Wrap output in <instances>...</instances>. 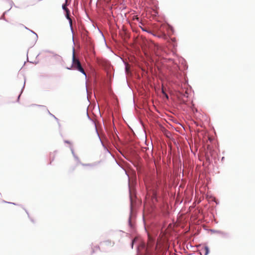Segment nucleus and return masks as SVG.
Segmentation results:
<instances>
[{
  "mask_svg": "<svg viewBox=\"0 0 255 255\" xmlns=\"http://www.w3.org/2000/svg\"><path fill=\"white\" fill-rule=\"evenodd\" d=\"M48 113H49V114L52 116V117H53L56 120H58V119L55 117L53 115L51 114L49 111H48Z\"/></svg>",
  "mask_w": 255,
  "mask_h": 255,
  "instance_id": "obj_14",
  "label": "nucleus"
},
{
  "mask_svg": "<svg viewBox=\"0 0 255 255\" xmlns=\"http://www.w3.org/2000/svg\"><path fill=\"white\" fill-rule=\"evenodd\" d=\"M211 231L213 233H218V234H221V232L220 231H216V230H211Z\"/></svg>",
  "mask_w": 255,
  "mask_h": 255,
  "instance_id": "obj_11",
  "label": "nucleus"
},
{
  "mask_svg": "<svg viewBox=\"0 0 255 255\" xmlns=\"http://www.w3.org/2000/svg\"><path fill=\"white\" fill-rule=\"evenodd\" d=\"M130 214H131V213H132V205H131V203L130 204Z\"/></svg>",
  "mask_w": 255,
  "mask_h": 255,
  "instance_id": "obj_18",
  "label": "nucleus"
},
{
  "mask_svg": "<svg viewBox=\"0 0 255 255\" xmlns=\"http://www.w3.org/2000/svg\"><path fill=\"white\" fill-rule=\"evenodd\" d=\"M72 67L75 70H77L82 73L86 78L87 75L84 69L82 68L81 64L79 60L76 59L75 56V49L73 48V57H72V64L70 68H67L68 69L71 70Z\"/></svg>",
  "mask_w": 255,
  "mask_h": 255,
  "instance_id": "obj_1",
  "label": "nucleus"
},
{
  "mask_svg": "<svg viewBox=\"0 0 255 255\" xmlns=\"http://www.w3.org/2000/svg\"><path fill=\"white\" fill-rule=\"evenodd\" d=\"M66 3H67V0H66ZM66 3L63 4L62 8L66 12V16L67 18L69 20V23L72 25V19L70 17V10L66 7Z\"/></svg>",
  "mask_w": 255,
  "mask_h": 255,
  "instance_id": "obj_4",
  "label": "nucleus"
},
{
  "mask_svg": "<svg viewBox=\"0 0 255 255\" xmlns=\"http://www.w3.org/2000/svg\"><path fill=\"white\" fill-rule=\"evenodd\" d=\"M167 99H168V95L166 93L163 94Z\"/></svg>",
  "mask_w": 255,
  "mask_h": 255,
  "instance_id": "obj_16",
  "label": "nucleus"
},
{
  "mask_svg": "<svg viewBox=\"0 0 255 255\" xmlns=\"http://www.w3.org/2000/svg\"><path fill=\"white\" fill-rule=\"evenodd\" d=\"M202 252L205 253V255H207L209 253V249L207 246H205L201 250L200 254Z\"/></svg>",
  "mask_w": 255,
  "mask_h": 255,
  "instance_id": "obj_5",
  "label": "nucleus"
},
{
  "mask_svg": "<svg viewBox=\"0 0 255 255\" xmlns=\"http://www.w3.org/2000/svg\"><path fill=\"white\" fill-rule=\"evenodd\" d=\"M143 23L139 21L138 26L140 27L143 31H145L147 32V30L145 29V28L144 27H143Z\"/></svg>",
  "mask_w": 255,
  "mask_h": 255,
  "instance_id": "obj_7",
  "label": "nucleus"
},
{
  "mask_svg": "<svg viewBox=\"0 0 255 255\" xmlns=\"http://www.w3.org/2000/svg\"><path fill=\"white\" fill-rule=\"evenodd\" d=\"M128 224L130 226V227H132L131 223V217H129L128 219Z\"/></svg>",
  "mask_w": 255,
  "mask_h": 255,
  "instance_id": "obj_10",
  "label": "nucleus"
},
{
  "mask_svg": "<svg viewBox=\"0 0 255 255\" xmlns=\"http://www.w3.org/2000/svg\"><path fill=\"white\" fill-rule=\"evenodd\" d=\"M137 240H138L137 237H135L132 240L131 244V248H133V244L137 241Z\"/></svg>",
  "mask_w": 255,
  "mask_h": 255,
  "instance_id": "obj_8",
  "label": "nucleus"
},
{
  "mask_svg": "<svg viewBox=\"0 0 255 255\" xmlns=\"http://www.w3.org/2000/svg\"><path fill=\"white\" fill-rule=\"evenodd\" d=\"M128 64H126V67H125V71H126V72H128Z\"/></svg>",
  "mask_w": 255,
  "mask_h": 255,
  "instance_id": "obj_13",
  "label": "nucleus"
},
{
  "mask_svg": "<svg viewBox=\"0 0 255 255\" xmlns=\"http://www.w3.org/2000/svg\"><path fill=\"white\" fill-rule=\"evenodd\" d=\"M169 30H170L171 31H173V29L172 27L169 26Z\"/></svg>",
  "mask_w": 255,
  "mask_h": 255,
  "instance_id": "obj_19",
  "label": "nucleus"
},
{
  "mask_svg": "<svg viewBox=\"0 0 255 255\" xmlns=\"http://www.w3.org/2000/svg\"><path fill=\"white\" fill-rule=\"evenodd\" d=\"M167 99H168V95L166 93L163 94Z\"/></svg>",
  "mask_w": 255,
  "mask_h": 255,
  "instance_id": "obj_17",
  "label": "nucleus"
},
{
  "mask_svg": "<svg viewBox=\"0 0 255 255\" xmlns=\"http://www.w3.org/2000/svg\"><path fill=\"white\" fill-rule=\"evenodd\" d=\"M101 33L103 37H104V35H103V33H104L101 32Z\"/></svg>",
  "mask_w": 255,
  "mask_h": 255,
  "instance_id": "obj_22",
  "label": "nucleus"
},
{
  "mask_svg": "<svg viewBox=\"0 0 255 255\" xmlns=\"http://www.w3.org/2000/svg\"><path fill=\"white\" fill-rule=\"evenodd\" d=\"M33 36H34V38H37V35L36 32L32 33V37H33Z\"/></svg>",
  "mask_w": 255,
  "mask_h": 255,
  "instance_id": "obj_12",
  "label": "nucleus"
},
{
  "mask_svg": "<svg viewBox=\"0 0 255 255\" xmlns=\"http://www.w3.org/2000/svg\"><path fill=\"white\" fill-rule=\"evenodd\" d=\"M70 149H71L72 153L73 156L74 157V158H75V159L76 160H77L78 161H79V158L77 157V156H76V155L75 154V153L74 152V150L73 147L72 146H70Z\"/></svg>",
  "mask_w": 255,
  "mask_h": 255,
  "instance_id": "obj_6",
  "label": "nucleus"
},
{
  "mask_svg": "<svg viewBox=\"0 0 255 255\" xmlns=\"http://www.w3.org/2000/svg\"><path fill=\"white\" fill-rule=\"evenodd\" d=\"M74 32H72V40L74 42Z\"/></svg>",
  "mask_w": 255,
  "mask_h": 255,
  "instance_id": "obj_21",
  "label": "nucleus"
},
{
  "mask_svg": "<svg viewBox=\"0 0 255 255\" xmlns=\"http://www.w3.org/2000/svg\"><path fill=\"white\" fill-rule=\"evenodd\" d=\"M8 203H10V202H9ZM11 204H14V203H11Z\"/></svg>",
  "mask_w": 255,
  "mask_h": 255,
  "instance_id": "obj_23",
  "label": "nucleus"
},
{
  "mask_svg": "<svg viewBox=\"0 0 255 255\" xmlns=\"http://www.w3.org/2000/svg\"><path fill=\"white\" fill-rule=\"evenodd\" d=\"M161 92H162V93L163 94H164L165 93H165V92L164 91V89H163V87H162V90H161Z\"/></svg>",
  "mask_w": 255,
  "mask_h": 255,
  "instance_id": "obj_15",
  "label": "nucleus"
},
{
  "mask_svg": "<svg viewBox=\"0 0 255 255\" xmlns=\"http://www.w3.org/2000/svg\"><path fill=\"white\" fill-rule=\"evenodd\" d=\"M152 36L157 37L158 38L163 39L166 41H169L170 39H171L172 41H174L175 40V38H170V36L168 34V33H149Z\"/></svg>",
  "mask_w": 255,
  "mask_h": 255,
  "instance_id": "obj_3",
  "label": "nucleus"
},
{
  "mask_svg": "<svg viewBox=\"0 0 255 255\" xmlns=\"http://www.w3.org/2000/svg\"><path fill=\"white\" fill-rule=\"evenodd\" d=\"M64 142L65 143H70V142L69 141H68V140H65Z\"/></svg>",
  "mask_w": 255,
  "mask_h": 255,
  "instance_id": "obj_20",
  "label": "nucleus"
},
{
  "mask_svg": "<svg viewBox=\"0 0 255 255\" xmlns=\"http://www.w3.org/2000/svg\"><path fill=\"white\" fill-rule=\"evenodd\" d=\"M173 63L174 65L173 67L170 68V71H171L172 74L175 76L179 81L183 82L182 80L183 77L181 73L178 72L179 67L176 62L175 61V60H174Z\"/></svg>",
  "mask_w": 255,
  "mask_h": 255,
  "instance_id": "obj_2",
  "label": "nucleus"
},
{
  "mask_svg": "<svg viewBox=\"0 0 255 255\" xmlns=\"http://www.w3.org/2000/svg\"><path fill=\"white\" fill-rule=\"evenodd\" d=\"M24 84H25V83H24ZM24 88V85H23V88Z\"/></svg>",
  "mask_w": 255,
  "mask_h": 255,
  "instance_id": "obj_24",
  "label": "nucleus"
},
{
  "mask_svg": "<svg viewBox=\"0 0 255 255\" xmlns=\"http://www.w3.org/2000/svg\"><path fill=\"white\" fill-rule=\"evenodd\" d=\"M132 19H133V20H137L138 21H139V18L137 17V15H134V16H133V17H132Z\"/></svg>",
  "mask_w": 255,
  "mask_h": 255,
  "instance_id": "obj_9",
  "label": "nucleus"
}]
</instances>
